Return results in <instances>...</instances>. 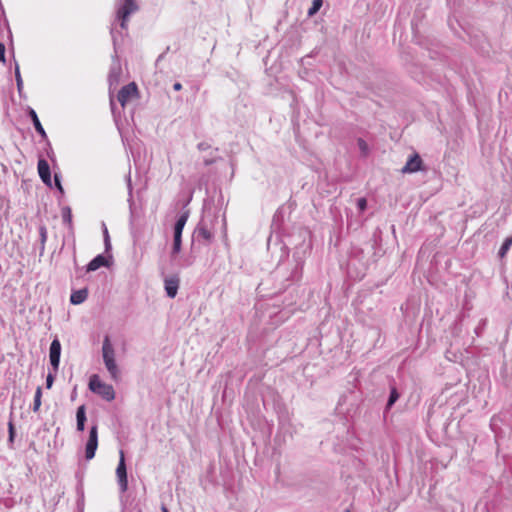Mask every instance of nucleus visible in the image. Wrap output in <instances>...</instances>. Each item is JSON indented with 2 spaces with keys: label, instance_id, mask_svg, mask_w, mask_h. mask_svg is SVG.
Segmentation results:
<instances>
[{
  "label": "nucleus",
  "instance_id": "nucleus-21",
  "mask_svg": "<svg viewBox=\"0 0 512 512\" xmlns=\"http://www.w3.org/2000/svg\"><path fill=\"white\" fill-rule=\"evenodd\" d=\"M399 398V394L396 388H392L390 392V396L387 403V408H390Z\"/></svg>",
  "mask_w": 512,
  "mask_h": 512
},
{
  "label": "nucleus",
  "instance_id": "nucleus-1",
  "mask_svg": "<svg viewBox=\"0 0 512 512\" xmlns=\"http://www.w3.org/2000/svg\"><path fill=\"white\" fill-rule=\"evenodd\" d=\"M89 389L101 396L106 401H112L115 398V391L112 385L104 383L101 381L100 377L97 374H93L89 379Z\"/></svg>",
  "mask_w": 512,
  "mask_h": 512
},
{
  "label": "nucleus",
  "instance_id": "nucleus-27",
  "mask_svg": "<svg viewBox=\"0 0 512 512\" xmlns=\"http://www.w3.org/2000/svg\"><path fill=\"white\" fill-rule=\"evenodd\" d=\"M54 182H55V186L58 188V190L63 193V187L61 185V181H60V178L57 174L54 175Z\"/></svg>",
  "mask_w": 512,
  "mask_h": 512
},
{
  "label": "nucleus",
  "instance_id": "nucleus-6",
  "mask_svg": "<svg viewBox=\"0 0 512 512\" xmlns=\"http://www.w3.org/2000/svg\"><path fill=\"white\" fill-rule=\"evenodd\" d=\"M423 161L419 154H413L406 162L404 167L401 169L403 174L415 173L423 169Z\"/></svg>",
  "mask_w": 512,
  "mask_h": 512
},
{
  "label": "nucleus",
  "instance_id": "nucleus-4",
  "mask_svg": "<svg viewBox=\"0 0 512 512\" xmlns=\"http://www.w3.org/2000/svg\"><path fill=\"white\" fill-rule=\"evenodd\" d=\"M98 447V428L96 425L92 426L89 431V438L86 443L85 457L87 460H91L95 456V452Z\"/></svg>",
  "mask_w": 512,
  "mask_h": 512
},
{
  "label": "nucleus",
  "instance_id": "nucleus-25",
  "mask_svg": "<svg viewBox=\"0 0 512 512\" xmlns=\"http://www.w3.org/2000/svg\"><path fill=\"white\" fill-rule=\"evenodd\" d=\"M357 205L361 211H364L367 207V201L365 198L358 199Z\"/></svg>",
  "mask_w": 512,
  "mask_h": 512
},
{
  "label": "nucleus",
  "instance_id": "nucleus-29",
  "mask_svg": "<svg viewBox=\"0 0 512 512\" xmlns=\"http://www.w3.org/2000/svg\"><path fill=\"white\" fill-rule=\"evenodd\" d=\"M173 89H174L175 91H180V90L182 89V85H181V83L176 82V83L173 85Z\"/></svg>",
  "mask_w": 512,
  "mask_h": 512
},
{
  "label": "nucleus",
  "instance_id": "nucleus-18",
  "mask_svg": "<svg viewBox=\"0 0 512 512\" xmlns=\"http://www.w3.org/2000/svg\"><path fill=\"white\" fill-rule=\"evenodd\" d=\"M41 397H42V389L41 387H37L35 396H34V403H33V411L37 412L40 409L41 406Z\"/></svg>",
  "mask_w": 512,
  "mask_h": 512
},
{
  "label": "nucleus",
  "instance_id": "nucleus-3",
  "mask_svg": "<svg viewBox=\"0 0 512 512\" xmlns=\"http://www.w3.org/2000/svg\"><path fill=\"white\" fill-rule=\"evenodd\" d=\"M139 98V90L135 82H131L125 86H123L117 95V100L119 101L122 108H124L128 102L133 99Z\"/></svg>",
  "mask_w": 512,
  "mask_h": 512
},
{
  "label": "nucleus",
  "instance_id": "nucleus-31",
  "mask_svg": "<svg viewBox=\"0 0 512 512\" xmlns=\"http://www.w3.org/2000/svg\"><path fill=\"white\" fill-rule=\"evenodd\" d=\"M66 218H68V221L70 222L71 221V214L68 213V215H66Z\"/></svg>",
  "mask_w": 512,
  "mask_h": 512
},
{
  "label": "nucleus",
  "instance_id": "nucleus-17",
  "mask_svg": "<svg viewBox=\"0 0 512 512\" xmlns=\"http://www.w3.org/2000/svg\"><path fill=\"white\" fill-rule=\"evenodd\" d=\"M198 237L203 238L206 241H210L213 237L212 232L205 226H200L197 229Z\"/></svg>",
  "mask_w": 512,
  "mask_h": 512
},
{
  "label": "nucleus",
  "instance_id": "nucleus-13",
  "mask_svg": "<svg viewBox=\"0 0 512 512\" xmlns=\"http://www.w3.org/2000/svg\"><path fill=\"white\" fill-rule=\"evenodd\" d=\"M104 363H105V367L108 370L111 378L113 380L117 381L119 379V377H120V372H119V369L117 367L115 359H111V360L106 361Z\"/></svg>",
  "mask_w": 512,
  "mask_h": 512
},
{
  "label": "nucleus",
  "instance_id": "nucleus-30",
  "mask_svg": "<svg viewBox=\"0 0 512 512\" xmlns=\"http://www.w3.org/2000/svg\"><path fill=\"white\" fill-rule=\"evenodd\" d=\"M105 242H106V246L108 247L110 245V243H109V235H108L107 230L105 231Z\"/></svg>",
  "mask_w": 512,
  "mask_h": 512
},
{
  "label": "nucleus",
  "instance_id": "nucleus-19",
  "mask_svg": "<svg viewBox=\"0 0 512 512\" xmlns=\"http://www.w3.org/2000/svg\"><path fill=\"white\" fill-rule=\"evenodd\" d=\"M322 4H323L322 0H313L312 6L308 10V16L311 17V16L315 15L320 10Z\"/></svg>",
  "mask_w": 512,
  "mask_h": 512
},
{
  "label": "nucleus",
  "instance_id": "nucleus-20",
  "mask_svg": "<svg viewBox=\"0 0 512 512\" xmlns=\"http://www.w3.org/2000/svg\"><path fill=\"white\" fill-rule=\"evenodd\" d=\"M512 245V237L505 239L504 243L502 244L499 255L503 257L507 251L510 249V246Z\"/></svg>",
  "mask_w": 512,
  "mask_h": 512
},
{
  "label": "nucleus",
  "instance_id": "nucleus-16",
  "mask_svg": "<svg viewBox=\"0 0 512 512\" xmlns=\"http://www.w3.org/2000/svg\"><path fill=\"white\" fill-rule=\"evenodd\" d=\"M187 219H188V214L187 213H184L182 214L176 224H175V227H174V235H178V236H181L182 235V231H183V228L187 222Z\"/></svg>",
  "mask_w": 512,
  "mask_h": 512
},
{
  "label": "nucleus",
  "instance_id": "nucleus-10",
  "mask_svg": "<svg viewBox=\"0 0 512 512\" xmlns=\"http://www.w3.org/2000/svg\"><path fill=\"white\" fill-rule=\"evenodd\" d=\"M102 354L104 362L109 361L111 359H115L114 348L110 342L108 336H105L102 346Z\"/></svg>",
  "mask_w": 512,
  "mask_h": 512
},
{
  "label": "nucleus",
  "instance_id": "nucleus-34",
  "mask_svg": "<svg viewBox=\"0 0 512 512\" xmlns=\"http://www.w3.org/2000/svg\"><path fill=\"white\" fill-rule=\"evenodd\" d=\"M346 512H350V510L347 509Z\"/></svg>",
  "mask_w": 512,
  "mask_h": 512
},
{
  "label": "nucleus",
  "instance_id": "nucleus-5",
  "mask_svg": "<svg viewBox=\"0 0 512 512\" xmlns=\"http://www.w3.org/2000/svg\"><path fill=\"white\" fill-rule=\"evenodd\" d=\"M116 475L120 484L121 490L125 492L128 488L127 470L125 464L124 452L120 451V459L116 469Z\"/></svg>",
  "mask_w": 512,
  "mask_h": 512
},
{
  "label": "nucleus",
  "instance_id": "nucleus-14",
  "mask_svg": "<svg viewBox=\"0 0 512 512\" xmlns=\"http://www.w3.org/2000/svg\"><path fill=\"white\" fill-rule=\"evenodd\" d=\"M29 115L33 121L35 130L42 136V138L45 139L47 137V135H46V132H45L36 112L33 109H30Z\"/></svg>",
  "mask_w": 512,
  "mask_h": 512
},
{
  "label": "nucleus",
  "instance_id": "nucleus-26",
  "mask_svg": "<svg viewBox=\"0 0 512 512\" xmlns=\"http://www.w3.org/2000/svg\"><path fill=\"white\" fill-rule=\"evenodd\" d=\"M0 62L5 63V45L0 41Z\"/></svg>",
  "mask_w": 512,
  "mask_h": 512
},
{
  "label": "nucleus",
  "instance_id": "nucleus-28",
  "mask_svg": "<svg viewBox=\"0 0 512 512\" xmlns=\"http://www.w3.org/2000/svg\"><path fill=\"white\" fill-rule=\"evenodd\" d=\"M53 381H54L53 376L51 374H49L46 379V386L48 389L51 388Z\"/></svg>",
  "mask_w": 512,
  "mask_h": 512
},
{
  "label": "nucleus",
  "instance_id": "nucleus-8",
  "mask_svg": "<svg viewBox=\"0 0 512 512\" xmlns=\"http://www.w3.org/2000/svg\"><path fill=\"white\" fill-rule=\"evenodd\" d=\"M38 173L41 178V180L48 186L52 185L51 181V173H50V167L48 162L45 159H40L38 161Z\"/></svg>",
  "mask_w": 512,
  "mask_h": 512
},
{
  "label": "nucleus",
  "instance_id": "nucleus-12",
  "mask_svg": "<svg viewBox=\"0 0 512 512\" xmlns=\"http://www.w3.org/2000/svg\"><path fill=\"white\" fill-rule=\"evenodd\" d=\"M108 261L103 255L96 256L87 266V271H95L102 266H107Z\"/></svg>",
  "mask_w": 512,
  "mask_h": 512
},
{
  "label": "nucleus",
  "instance_id": "nucleus-9",
  "mask_svg": "<svg viewBox=\"0 0 512 512\" xmlns=\"http://www.w3.org/2000/svg\"><path fill=\"white\" fill-rule=\"evenodd\" d=\"M164 284L167 295L170 298H174L179 288V278L177 276L166 278Z\"/></svg>",
  "mask_w": 512,
  "mask_h": 512
},
{
  "label": "nucleus",
  "instance_id": "nucleus-7",
  "mask_svg": "<svg viewBox=\"0 0 512 512\" xmlns=\"http://www.w3.org/2000/svg\"><path fill=\"white\" fill-rule=\"evenodd\" d=\"M61 354V344L59 340L55 339L50 345V363L55 370L58 369Z\"/></svg>",
  "mask_w": 512,
  "mask_h": 512
},
{
  "label": "nucleus",
  "instance_id": "nucleus-15",
  "mask_svg": "<svg viewBox=\"0 0 512 512\" xmlns=\"http://www.w3.org/2000/svg\"><path fill=\"white\" fill-rule=\"evenodd\" d=\"M76 418H77V430L83 431L84 427H85V421H86L84 405H81L80 407H78L77 413H76Z\"/></svg>",
  "mask_w": 512,
  "mask_h": 512
},
{
  "label": "nucleus",
  "instance_id": "nucleus-24",
  "mask_svg": "<svg viewBox=\"0 0 512 512\" xmlns=\"http://www.w3.org/2000/svg\"><path fill=\"white\" fill-rule=\"evenodd\" d=\"M8 430H9V441L13 442L14 436H15V429L12 421L8 423Z\"/></svg>",
  "mask_w": 512,
  "mask_h": 512
},
{
  "label": "nucleus",
  "instance_id": "nucleus-11",
  "mask_svg": "<svg viewBox=\"0 0 512 512\" xmlns=\"http://www.w3.org/2000/svg\"><path fill=\"white\" fill-rule=\"evenodd\" d=\"M88 296V290L86 288L74 291L71 294L70 301L74 305L83 303Z\"/></svg>",
  "mask_w": 512,
  "mask_h": 512
},
{
  "label": "nucleus",
  "instance_id": "nucleus-2",
  "mask_svg": "<svg viewBox=\"0 0 512 512\" xmlns=\"http://www.w3.org/2000/svg\"><path fill=\"white\" fill-rule=\"evenodd\" d=\"M138 10L135 0H124L123 5L117 10V19L122 29H127L129 16Z\"/></svg>",
  "mask_w": 512,
  "mask_h": 512
},
{
  "label": "nucleus",
  "instance_id": "nucleus-23",
  "mask_svg": "<svg viewBox=\"0 0 512 512\" xmlns=\"http://www.w3.org/2000/svg\"><path fill=\"white\" fill-rule=\"evenodd\" d=\"M358 146L360 148V150L362 151V153L364 155H366L368 153V145L367 143L363 140V139H358Z\"/></svg>",
  "mask_w": 512,
  "mask_h": 512
},
{
  "label": "nucleus",
  "instance_id": "nucleus-35",
  "mask_svg": "<svg viewBox=\"0 0 512 512\" xmlns=\"http://www.w3.org/2000/svg\"><path fill=\"white\" fill-rule=\"evenodd\" d=\"M140 512V511H139Z\"/></svg>",
  "mask_w": 512,
  "mask_h": 512
},
{
  "label": "nucleus",
  "instance_id": "nucleus-33",
  "mask_svg": "<svg viewBox=\"0 0 512 512\" xmlns=\"http://www.w3.org/2000/svg\"><path fill=\"white\" fill-rule=\"evenodd\" d=\"M198 147H199V149H203V148H204V145H203V144H200Z\"/></svg>",
  "mask_w": 512,
  "mask_h": 512
},
{
  "label": "nucleus",
  "instance_id": "nucleus-32",
  "mask_svg": "<svg viewBox=\"0 0 512 512\" xmlns=\"http://www.w3.org/2000/svg\"><path fill=\"white\" fill-rule=\"evenodd\" d=\"M162 512H169V511H168V509L165 506H163L162 507Z\"/></svg>",
  "mask_w": 512,
  "mask_h": 512
},
{
  "label": "nucleus",
  "instance_id": "nucleus-22",
  "mask_svg": "<svg viewBox=\"0 0 512 512\" xmlns=\"http://www.w3.org/2000/svg\"><path fill=\"white\" fill-rule=\"evenodd\" d=\"M181 249V236L174 235L173 253H178Z\"/></svg>",
  "mask_w": 512,
  "mask_h": 512
}]
</instances>
